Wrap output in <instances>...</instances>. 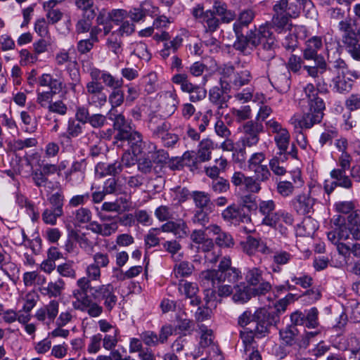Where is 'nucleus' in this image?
<instances>
[{
  "mask_svg": "<svg viewBox=\"0 0 360 360\" xmlns=\"http://www.w3.org/2000/svg\"><path fill=\"white\" fill-rule=\"evenodd\" d=\"M262 273L261 269L254 267L250 269L246 274V281L254 287L253 289L256 294H265L271 288V284L264 280Z\"/></svg>",
  "mask_w": 360,
  "mask_h": 360,
  "instance_id": "nucleus-16",
  "label": "nucleus"
},
{
  "mask_svg": "<svg viewBox=\"0 0 360 360\" xmlns=\"http://www.w3.org/2000/svg\"><path fill=\"white\" fill-rule=\"evenodd\" d=\"M255 17L254 12L252 10L243 11L238 20L233 24V30L236 34H240L243 27L250 24Z\"/></svg>",
  "mask_w": 360,
  "mask_h": 360,
  "instance_id": "nucleus-30",
  "label": "nucleus"
},
{
  "mask_svg": "<svg viewBox=\"0 0 360 360\" xmlns=\"http://www.w3.org/2000/svg\"><path fill=\"white\" fill-rule=\"evenodd\" d=\"M293 221L292 214L284 210H278L263 217L261 223L278 230L281 234H285L286 233L285 225H292Z\"/></svg>",
  "mask_w": 360,
  "mask_h": 360,
  "instance_id": "nucleus-10",
  "label": "nucleus"
},
{
  "mask_svg": "<svg viewBox=\"0 0 360 360\" xmlns=\"http://www.w3.org/2000/svg\"><path fill=\"white\" fill-rule=\"evenodd\" d=\"M72 304L75 309L87 314L91 318H98L103 312V307L89 296L78 297Z\"/></svg>",
  "mask_w": 360,
  "mask_h": 360,
  "instance_id": "nucleus-13",
  "label": "nucleus"
},
{
  "mask_svg": "<svg viewBox=\"0 0 360 360\" xmlns=\"http://www.w3.org/2000/svg\"><path fill=\"white\" fill-rule=\"evenodd\" d=\"M88 103L96 107H102L107 101V96L103 92V86L96 81L86 83V92Z\"/></svg>",
  "mask_w": 360,
  "mask_h": 360,
  "instance_id": "nucleus-14",
  "label": "nucleus"
},
{
  "mask_svg": "<svg viewBox=\"0 0 360 360\" xmlns=\"http://www.w3.org/2000/svg\"><path fill=\"white\" fill-rule=\"evenodd\" d=\"M304 91L308 99L309 106L314 107L316 101L322 100L318 96L317 90L312 84H307L304 89Z\"/></svg>",
  "mask_w": 360,
  "mask_h": 360,
  "instance_id": "nucleus-57",
  "label": "nucleus"
},
{
  "mask_svg": "<svg viewBox=\"0 0 360 360\" xmlns=\"http://www.w3.org/2000/svg\"><path fill=\"white\" fill-rule=\"evenodd\" d=\"M252 79L250 72L239 67L225 66L221 71L220 81L222 87L238 89L248 84Z\"/></svg>",
  "mask_w": 360,
  "mask_h": 360,
  "instance_id": "nucleus-4",
  "label": "nucleus"
},
{
  "mask_svg": "<svg viewBox=\"0 0 360 360\" xmlns=\"http://www.w3.org/2000/svg\"><path fill=\"white\" fill-rule=\"evenodd\" d=\"M122 170V164L120 162H115L112 164L98 163L95 168L97 175L101 177L106 175L115 176Z\"/></svg>",
  "mask_w": 360,
  "mask_h": 360,
  "instance_id": "nucleus-24",
  "label": "nucleus"
},
{
  "mask_svg": "<svg viewBox=\"0 0 360 360\" xmlns=\"http://www.w3.org/2000/svg\"><path fill=\"white\" fill-rule=\"evenodd\" d=\"M278 316L268 312L264 308H260L255 311L252 320V330L255 332L256 338H262L269 333V328L271 326L276 324L278 321Z\"/></svg>",
  "mask_w": 360,
  "mask_h": 360,
  "instance_id": "nucleus-8",
  "label": "nucleus"
},
{
  "mask_svg": "<svg viewBox=\"0 0 360 360\" xmlns=\"http://www.w3.org/2000/svg\"><path fill=\"white\" fill-rule=\"evenodd\" d=\"M234 288L236 291L233 300L235 302L245 303L250 299V290L245 283L235 285Z\"/></svg>",
  "mask_w": 360,
  "mask_h": 360,
  "instance_id": "nucleus-34",
  "label": "nucleus"
},
{
  "mask_svg": "<svg viewBox=\"0 0 360 360\" xmlns=\"http://www.w3.org/2000/svg\"><path fill=\"white\" fill-rule=\"evenodd\" d=\"M160 231L158 229L152 228L148 231V233L145 236V243L146 247L152 248L158 245L160 243L158 236Z\"/></svg>",
  "mask_w": 360,
  "mask_h": 360,
  "instance_id": "nucleus-59",
  "label": "nucleus"
},
{
  "mask_svg": "<svg viewBox=\"0 0 360 360\" xmlns=\"http://www.w3.org/2000/svg\"><path fill=\"white\" fill-rule=\"evenodd\" d=\"M101 79L106 86L113 89H120L122 86V79H117L109 72L103 71L101 74Z\"/></svg>",
  "mask_w": 360,
  "mask_h": 360,
  "instance_id": "nucleus-54",
  "label": "nucleus"
},
{
  "mask_svg": "<svg viewBox=\"0 0 360 360\" xmlns=\"http://www.w3.org/2000/svg\"><path fill=\"white\" fill-rule=\"evenodd\" d=\"M143 342L149 347H154L159 344L158 335L153 331L147 330L140 334Z\"/></svg>",
  "mask_w": 360,
  "mask_h": 360,
  "instance_id": "nucleus-63",
  "label": "nucleus"
},
{
  "mask_svg": "<svg viewBox=\"0 0 360 360\" xmlns=\"http://www.w3.org/2000/svg\"><path fill=\"white\" fill-rule=\"evenodd\" d=\"M214 149L213 142L208 139H203L199 144L198 158L201 162H205L211 158V153Z\"/></svg>",
  "mask_w": 360,
  "mask_h": 360,
  "instance_id": "nucleus-29",
  "label": "nucleus"
},
{
  "mask_svg": "<svg viewBox=\"0 0 360 360\" xmlns=\"http://www.w3.org/2000/svg\"><path fill=\"white\" fill-rule=\"evenodd\" d=\"M194 266L187 261H183L175 264L173 269V274L176 278L187 277L192 274Z\"/></svg>",
  "mask_w": 360,
  "mask_h": 360,
  "instance_id": "nucleus-32",
  "label": "nucleus"
},
{
  "mask_svg": "<svg viewBox=\"0 0 360 360\" xmlns=\"http://www.w3.org/2000/svg\"><path fill=\"white\" fill-rule=\"evenodd\" d=\"M91 280L87 277H82L77 281V285L79 289H76L73 291V295L76 300L78 297H83L87 295V291L89 289L91 290Z\"/></svg>",
  "mask_w": 360,
  "mask_h": 360,
  "instance_id": "nucleus-42",
  "label": "nucleus"
},
{
  "mask_svg": "<svg viewBox=\"0 0 360 360\" xmlns=\"http://www.w3.org/2000/svg\"><path fill=\"white\" fill-rule=\"evenodd\" d=\"M96 24L103 27L104 35H107L112 29L110 15L109 12L101 10L96 17Z\"/></svg>",
  "mask_w": 360,
  "mask_h": 360,
  "instance_id": "nucleus-37",
  "label": "nucleus"
},
{
  "mask_svg": "<svg viewBox=\"0 0 360 360\" xmlns=\"http://www.w3.org/2000/svg\"><path fill=\"white\" fill-rule=\"evenodd\" d=\"M92 298L103 300L105 309L110 311L116 305L117 297L115 293V288L111 283L100 285L91 288Z\"/></svg>",
  "mask_w": 360,
  "mask_h": 360,
  "instance_id": "nucleus-11",
  "label": "nucleus"
},
{
  "mask_svg": "<svg viewBox=\"0 0 360 360\" xmlns=\"http://www.w3.org/2000/svg\"><path fill=\"white\" fill-rule=\"evenodd\" d=\"M324 46L323 39L321 36H313L306 40L303 49V56L306 60H319L318 53Z\"/></svg>",
  "mask_w": 360,
  "mask_h": 360,
  "instance_id": "nucleus-17",
  "label": "nucleus"
},
{
  "mask_svg": "<svg viewBox=\"0 0 360 360\" xmlns=\"http://www.w3.org/2000/svg\"><path fill=\"white\" fill-rule=\"evenodd\" d=\"M243 135L240 138L244 147L255 146L259 140V134L262 131L263 126L261 123L254 121L247 122L243 127Z\"/></svg>",
  "mask_w": 360,
  "mask_h": 360,
  "instance_id": "nucleus-15",
  "label": "nucleus"
},
{
  "mask_svg": "<svg viewBox=\"0 0 360 360\" xmlns=\"http://www.w3.org/2000/svg\"><path fill=\"white\" fill-rule=\"evenodd\" d=\"M299 3L288 2V0H280L274 6L275 15L273 18V22L275 27L278 28H284L288 25L290 18H296L298 16L300 11Z\"/></svg>",
  "mask_w": 360,
  "mask_h": 360,
  "instance_id": "nucleus-6",
  "label": "nucleus"
},
{
  "mask_svg": "<svg viewBox=\"0 0 360 360\" xmlns=\"http://www.w3.org/2000/svg\"><path fill=\"white\" fill-rule=\"evenodd\" d=\"M193 198L195 205L198 207H205L210 202V196L202 191L193 192Z\"/></svg>",
  "mask_w": 360,
  "mask_h": 360,
  "instance_id": "nucleus-64",
  "label": "nucleus"
},
{
  "mask_svg": "<svg viewBox=\"0 0 360 360\" xmlns=\"http://www.w3.org/2000/svg\"><path fill=\"white\" fill-rule=\"evenodd\" d=\"M236 41L234 43V47L244 54H248L250 52L249 44L256 46L262 44L264 49L273 50L276 46V41L273 36L272 32L266 25H261L258 30L255 32H250L248 37L240 34H236Z\"/></svg>",
  "mask_w": 360,
  "mask_h": 360,
  "instance_id": "nucleus-3",
  "label": "nucleus"
},
{
  "mask_svg": "<svg viewBox=\"0 0 360 360\" xmlns=\"http://www.w3.org/2000/svg\"><path fill=\"white\" fill-rule=\"evenodd\" d=\"M172 81L174 84L180 86L181 90L183 92L189 91L192 87V83L188 80V75L186 74H176L173 75Z\"/></svg>",
  "mask_w": 360,
  "mask_h": 360,
  "instance_id": "nucleus-51",
  "label": "nucleus"
},
{
  "mask_svg": "<svg viewBox=\"0 0 360 360\" xmlns=\"http://www.w3.org/2000/svg\"><path fill=\"white\" fill-rule=\"evenodd\" d=\"M342 42L354 59H360V52L357 51L359 40L355 32L342 34Z\"/></svg>",
  "mask_w": 360,
  "mask_h": 360,
  "instance_id": "nucleus-23",
  "label": "nucleus"
},
{
  "mask_svg": "<svg viewBox=\"0 0 360 360\" xmlns=\"http://www.w3.org/2000/svg\"><path fill=\"white\" fill-rule=\"evenodd\" d=\"M240 338L242 340L243 344L245 346V350H248L251 347L255 338H256L255 332L252 330V327L245 328L243 330H241Z\"/></svg>",
  "mask_w": 360,
  "mask_h": 360,
  "instance_id": "nucleus-53",
  "label": "nucleus"
},
{
  "mask_svg": "<svg viewBox=\"0 0 360 360\" xmlns=\"http://www.w3.org/2000/svg\"><path fill=\"white\" fill-rule=\"evenodd\" d=\"M200 330L201 333L200 344L202 347H206L213 342L212 331L205 325L200 326Z\"/></svg>",
  "mask_w": 360,
  "mask_h": 360,
  "instance_id": "nucleus-60",
  "label": "nucleus"
},
{
  "mask_svg": "<svg viewBox=\"0 0 360 360\" xmlns=\"http://www.w3.org/2000/svg\"><path fill=\"white\" fill-rule=\"evenodd\" d=\"M53 192L49 197V208L46 209V224L54 225L57 218L63 213L64 195L59 181H55L49 188Z\"/></svg>",
  "mask_w": 360,
  "mask_h": 360,
  "instance_id": "nucleus-7",
  "label": "nucleus"
},
{
  "mask_svg": "<svg viewBox=\"0 0 360 360\" xmlns=\"http://www.w3.org/2000/svg\"><path fill=\"white\" fill-rule=\"evenodd\" d=\"M222 283L219 285H216V286H210L204 285L206 289L205 290V292L206 295V297H210L212 300H216V289L217 288L218 295L220 297H226L230 295L233 292V287L231 285H221Z\"/></svg>",
  "mask_w": 360,
  "mask_h": 360,
  "instance_id": "nucleus-26",
  "label": "nucleus"
},
{
  "mask_svg": "<svg viewBox=\"0 0 360 360\" xmlns=\"http://www.w3.org/2000/svg\"><path fill=\"white\" fill-rule=\"evenodd\" d=\"M63 169L55 165L46 164V188H51L55 181H59L60 172Z\"/></svg>",
  "mask_w": 360,
  "mask_h": 360,
  "instance_id": "nucleus-41",
  "label": "nucleus"
},
{
  "mask_svg": "<svg viewBox=\"0 0 360 360\" xmlns=\"http://www.w3.org/2000/svg\"><path fill=\"white\" fill-rule=\"evenodd\" d=\"M338 130L335 127L326 129L320 135L319 143L321 147L325 145H332L333 139L338 136Z\"/></svg>",
  "mask_w": 360,
  "mask_h": 360,
  "instance_id": "nucleus-47",
  "label": "nucleus"
},
{
  "mask_svg": "<svg viewBox=\"0 0 360 360\" xmlns=\"http://www.w3.org/2000/svg\"><path fill=\"white\" fill-rule=\"evenodd\" d=\"M162 105L165 107L167 115H172L179 103L176 91L172 88L162 93L160 96Z\"/></svg>",
  "mask_w": 360,
  "mask_h": 360,
  "instance_id": "nucleus-21",
  "label": "nucleus"
},
{
  "mask_svg": "<svg viewBox=\"0 0 360 360\" xmlns=\"http://www.w3.org/2000/svg\"><path fill=\"white\" fill-rule=\"evenodd\" d=\"M119 141L126 140L128 141L133 153H141L142 136L140 133L132 129L127 132V136H124L118 139Z\"/></svg>",
  "mask_w": 360,
  "mask_h": 360,
  "instance_id": "nucleus-25",
  "label": "nucleus"
},
{
  "mask_svg": "<svg viewBox=\"0 0 360 360\" xmlns=\"http://www.w3.org/2000/svg\"><path fill=\"white\" fill-rule=\"evenodd\" d=\"M206 231L216 235V244L221 248H231L234 245L233 238L229 233L222 231L221 228L215 224L210 225Z\"/></svg>",
  "mask_w": 360,
  "mask_h": 360,
  "instance_id": "nucleus-20",
  "label": "nucleus"
},
{
  "mask_svg": "<svg viewBox=\"0 0 360 360\" xmlns=\"http://www.w3.org/2000/svg\"><path fill=\"white\" fill-rule=\"evenodd\" d=\"M195 153L194 152H189L187 151L184 153L182 156V159L181 160H176V165H172V169H178L180 167L186 165L189 167L191 166H195Z\"/></svg>",
  "mask_w": 360,
  "mask_h": 360,
  "instance_id": "nucleus-56",
  "label": "nucleus"
},
{
  "mask_svg": "<svg viewBox=\"0 0 360 360\" xmlns=\"http://www.w3.org/2000/svg\"><path fill=\"white\" fill-rule=\"evenodd\" d=\"M222 217L224 220L232 224L248 223L250 221V217L245 213L244 207L235 205L226 207L222 212Z\"/></svg>",
  "mask_w": 360,
  "mask_h": 360,
  "instance_id": "nucleus-19",
  "label": "nucleus"
},
{
  "mask_svg": "<svg viewBox=\"0 0 360 360\" xmlns=\"http://www.w3.org/2000/svg\"><path fill=\"white\" fill-rule=\"evenodd\" d=\"M346 170L339 169H333L330 173V176L331 179L337 181L338 186L345 188H350L352 186V181L348 175L346 174Z\"/></svg>",
  "mask_w": 360,
  "mask_h": 360,
  "instance_id": "nucleus-28",
  "label": "nucleus"
},
{
  "mask_svg": "<svg viewBox=\"0 0 360 360\" xmlns=\"http://www.w3.org/2000/svg\"><path fill=\"white\" fill-rule=\"evenodd\" d=\"M192 13L204 25L207 31L213 32L218 29L220 22L215 17L214 12L210 10L204 11L203 6L198 4L193 8Z\"/></svg>",
  "mask_w": 360,
  "mask_h": 360,
  "instance_id": "nucleus-12",
  "label": "nucleus"
},
{
  "mask_svg": "<svg viewBox=\"0 0 360 360\" xmlns=\"http://www.w3.org/2000/svg\"><path fill=\"white\" fill-rule=\"evenodd\" d=\"M326 63L322 58L320 60H318V63L316 66H304L308 75L313 78H319L326 70Z\"/></svg>",
  "mask_w": 360,
  "mask_h": 360,
  "instance_id": "nucleus-44",
  "label": "nucleus"
},
{
  "mask_svg": "<svg viewBox=\"0 0 360 360\" xmlns=\"http://www.w3.org/2000/svg\"><path fill=\"white\" fill-rule=\"evenodd\" d=\"M325 103L323 100L316 101L315 106H309V111L302 116L293 115L290 122L295 128L310 129L314 124L320 123L323 117Z\"/></svg>",
  "mask_w": 360,
  "mask_h": 360,
  "instance_id": "nucleus-5",
  "label": "nucleus"
},
{
  "mask_svg": "<svg viewBox=\"0 0 360 360\" xmlns=\"http://www.w3.org/2000/svg\"><path fill=\"white\" fill-rule=\"evenodd\" d=\"M241 278L240 271L235 267H231L229 257H224L221 259L217 270L208 269L202 271L200 274L202 284L207 287L216 286L224 281L235 285Z\"/></svg>",
  "mask_w": 360,
  "mask_h": 360,
  "instance_id": "nucleus-2",
  "label": "nucleus"
},
{
  "mask_svg": "<svg viewBox=\"0 0 360 360\" xmlns=\"http://www.w3.org/2000/svg\"><path fill=\"white\" fill-rule=\"evenodd\" d=\"M74 225L81 226L90 222L92 217L90 210L86 207H80L74 212Z\"/></svg>",
  "mask_w": 360,
  "mask_h": 360,
  "instance_id": "nucleus-35",
  "label": "nucleus"
},
{
  "mask_svg": "<svg viewBox=\"0 0 360 360\" xmlns=\"http://www.w3.org/2000/svg\"><path fill=\"white\" fill-rule=\"evenodd\" d=\"M259 239L248 236L246 240L241 243L243 251L249 255H254L257 251Z\"/></svg>",
  "mask_w": 360,
  "mask_h": 360,
  "instance_id": "nucleus-55",
  "label": "nucleus"
},
{
  "mask_svg": "<svg viewBox=\"0 0 360 360\" xmlns=\"http://www.w3.org/2000/svg\"><path fill=\"white\" fill-rule=\"evenodd\" d=\"M114 127L117 130V134L115 139L118 140L124 136H127V132L132 129L130 124L127 122L124 115H117L114 121Z\"/></svg>",
  "mask_w": 360,
  "mask_h": 360,
  "instance_id": "nucleus-31",
  "label": "nucleus"
},
{
  "mask_svg": "<svg viewBox=\"0 0 360 360\" xmlns=\"http://www.w3.org/2000/svg\"><path fill=\"white\" fill-rule=\"evenodd\" d=\"M185 92L189 94V99L191 102L200 101L204 99L207 95V91L204 88L193 84L191 89Z\"/></svg>",
  "mask_w": 360,
  "mask_h": 360,
  "instance_id": "nucleus-50",
  "label": "nucleus"
},
{
  "mask_svg": "<svg viewBox=\"0 0 360 360\" xmlns=\"http://www.w3.org/2000/svg\"><path fill=\"white\" fill-rule=\"evenodd\" d=\"M94 17V11H91L90 13H88L85 16L83 15L82 18H81L76 25V31L78 33H86L89 32L91 27L92 20Z\"/></svg>",
  "mask_w": 360,
  "mask_h": 360,
  "instance_id": "nucleus-40",
  "label": "nucleus"
},
{
  "mask_svg": "<svg viewBox=\"0 0 360 360\" xmlns=\"http://www.w3.org/2000/svg\"><path fill=\"white\" fill-rule=\"evenodd\" d=\"M333 89L339 93L348 91L352 87V80L346 77L344 69L338 70L337 75L333 78Z\"/></svg>",
  "mask_w": 360,
  "mask_h": 360,
  "instance_id": "nucleus-22",
  "label": "nucleus"
},
{
  "mask_svg": "<svg viewBox=\"0 0 360 360\" xmlns=\"http://www.w3.org/2000/svg\"><path fill=\"white\" fill-rule=\"evenodd\" d=\"M205 300L206 302V307H198L195 312V316L198 321H204L210 317L212 313V309L215 308L217 306V301L212 300L210 297H206L205 296Z\"/></svg>",
  "mask_w": 360,
  "mask_h": 360,
  "instance_id": "nucleus-36",
  "label": "nucleus"
},
{
  "mask_svg": "<svg viewBox=\"0 0 360 360\" xmlns=\"http://www.w3.org/2000/svg\"><path fill=\"white\" fill-rule=\"evenodd\" d=\"M101 341L102 335L101 333H97L91 336L86 346L87 352L91 354L98 353L101 348Z\"/></svg>",
  "mask_w": 360,
  "mask_h": 360,
  "instance_id": "nucleus-49",
  "label": "nucleus"
},
{
  "mask_svg": "<svg viewBox=\"0 0 360 360\" xmlns=\"http://www.w3.org/2000/svg\"><path fill=\"white\" fill-rule=\"evenodd\" d=\"M211 187L215 193H221L226 192L229 189L230 185L226 179L219 177L212 180Z\"/></svg>",
  "mask_w": 360,
  "mask_h": 360,
  "instance_id": "nucleus-61",
  "label": "nucleus"
},
{
  "mask_svg": "<svg viewBox=\"0 0 360 360\" xmlns=\"http://www.w3.org/2000/svg\"><path fill=\"white\" fill-rule=\"evenodd\" d=\"M274 139L279 150V155H285L290 141V135L288 130L283 131V133L278 135H274Z\"/></svg>",
  "mask_w": 360,
  "mask_h": 360,
  "instance_id": "nucleus-33",
  "label": "nucleus"
},
{
  "mask_svg": "<svg viewBox=\"0 0 360 360\" xmlns=\"http://www.w3.org/2000/svg\"><path fill=\"white\" fill-rule=\"evenodd\" d=\"M265 154L262 152L255 153L251 155L248 160V168L253 172L259 167L262 166V162L265 160Z\"/></svg>",
  "mask_w": 360,
  "mask_h": 360,
  "instance_id": "nucleus-48",
  "label": "nucleus"
},
{
  "mask_svg": "<svg viewBox=\"0 0 360 360\" xmlns=\"http://www.w3.org/2000/svg\"><path fill=\"white\" fill-rule=\"evenodd\" d=\"M290 203L297 214L305 215L312 211L314 205V199L312 198L309 193H303L293 198Z\"/></svg>",
  "mask_w": 360,
  "mask_h": 360,
  "instance_id": "nucleus-18",
  "label": "nucleus"
},
{
  "mask_svg": "<svg viewBox=\"0 0 360 360\" xmlns=\"http://www.w3.org/2000/svg\"><path fill=\"white\" fill-rule=\"evenodd\" d=\"M189 229L183 219L175 221V226L173 234L179 238H184L188 235Z\"/></svg>",
  "mask_w": 360,
  "mask_h": 360,
  "instance_id": "nucleus-62",
  "label": "nucleus"
},
{
  "mask_svg": "<svg viewBox=\"0 0 360 360\" xmlns=\"http://www.w3.org/2000/svg\"><path fill=\"white\" fill-rule=\"evenodd\" d=\"M200 248L202 249V250L206 252L205 260L210 263H215L217 261L218 255H212V253L210 252V251L214 247L213 240L211 238H206V239L204 240V241L200 244Z\"/></svg>",
  "mask_w": 360,
  "mask_h": 360,
  "instance_id": "nucleus-43",
  "label": "nucleus"
},
{
  "mask_svg": "<svg viewBox=\"0 0 360 360\" xmlns=\"http://www.w3.org/2000/svg\"><path fill=\"white\" fill-rule=\"evenodd\" d=\"M335 210L340 214L333 218L335 228L327 234L328 239L334 244L341 259L333 262L334 266L342 267L350 262V256L360 257V244L346 242L350 238L360 240V210H355L351 201L338 202Z\"/></svg>",
  "mask_w": 360,
  "mask_h": 360,
  "instance_id": "nucleus-1",
  "label": "nucleus"
},
{
  "mask_svg": "<svg viewBox=\"0 0 360 360\" xmlns=\"http://www.w3.org/2000/svg\"><path fill=\"white\" fill-rule=\"evenodd\" d=\"M297 335V329L295 326H288L280 331V336L283 341L286 344L292 345Z\"/></svg>",
  "mask_w": 360,
  "mask_h": 360,
  "instance_id": "nucleus-58",
  "label": "nucleus"
},
{
  "mask_svg": "<svg viewBox=\"0 0 360 360\" xmlns=\"http://www.w3.org/2000/svg\"><path fill=\"white\" fill-rule=\"evenodd\" d=\"M304 326L308 328H316L319 326V311L316 307L304 311Z\"/></svg>",
  "mask_w": 360,
  "mask_h": 360,
  "instance_id": "nucleus-38",
  "label": "nucleus"
},
{
  "mask_svg": "<svg viewBox=\"0 0 360 360\" xmlns=\"http://www.w3.org/2000/svg\"><path fill=\"white\" fill-rule=\"evenodd\" d=\"M230 112L238 122L248 120L251 117V108L249 105L241 106L238 109L233 108Z\"/></svg>",
  "mask_w": 360,
  "mask_h": 360,
  "instance_id": "nucleus-46",
  "label": "nucleus"
},
{
  "mask_svg": "<svg viewBox=\"0 0 360 360\" xmlns=\"http://www.w3.org/2000/svg\"><path fill=\"white\" fill-rule=\"evenodd\" d=\"M214 12L221 17L223 22H229L235 18V14L227 9L226 4L219 0L215 1L213 5Z\"/></svg>",
  "mask_w": 360,
  "mask_h": 360,
  "instance_id": "nucleus-27",
  "label": "nucleus"
},
{
  "mask_svg": "<svg viewBox=\"0 0 360 360\" xmlns=\"http://www.w3.org/2000/svg\"><path fill=\"white\" fill-rule=\"evenodd\" d=\"M235 97L238 101H239L242 103H246V102L250 101L251 99H252V98H253L254 102H256L258 101L260 103H263V101L264 99L263 94H257L255 96H253L251 89H248V88L243 89L240 93H238Z\"/></svg>",
  "mask_w": 360,
  "mask_h": 360,
  "instance_id": "nucleus-45",
  "label": "nucleus"
},
{
  "mask_svg": "<svg viewBox=\"0 0 360 360\" xmlns=\"http://www.w3.org/2000/svg\"><path fill=\"white\" fill-rule=\"evenodd\" d=\"M179 291L186 297L192 298L197 295L198 287L195 283L182 281L179 283Z\"/></svg>",
  "mask_w": 360,
  "mask_h": 360,
  "instance_id": "nucleus-39",
  "label": "nucleus"
},
{
  "mask_svg": "<svg viewBox=\"0 0 360 360\" xmlns=\"http://www.w3.org/2000/svg\"><path fill=\"white\" fill-rule=\"evenodd\" d=\"M291 181L281 180L276 184L277 193L283 198L290 197L295 189L301 188L304 185L302 172L299 169L290 172Z\"/></svg>",
  "mask_w": 360,
  "mask_h": 360,
  "instance_id": "nucleus-9",
  "label": "nucleus"
},
{
  "mask_svg": "<svg viewBox=\"0 0 360 360\" xmlns=\"http://www.w3.org/2000/svg\"><path fill=\"white\" fill-rule=\"evenodd\" d=\"M119 335L118 329H115L111 334H106L102 336L103 347L106 350H112L117 344V336Z\"/></svg>",
  "mask_w": 360,
  "mask_h": 360,
  "instance_id": "nucleus-52",
  "label": "nucleus"
}]
</instances>
